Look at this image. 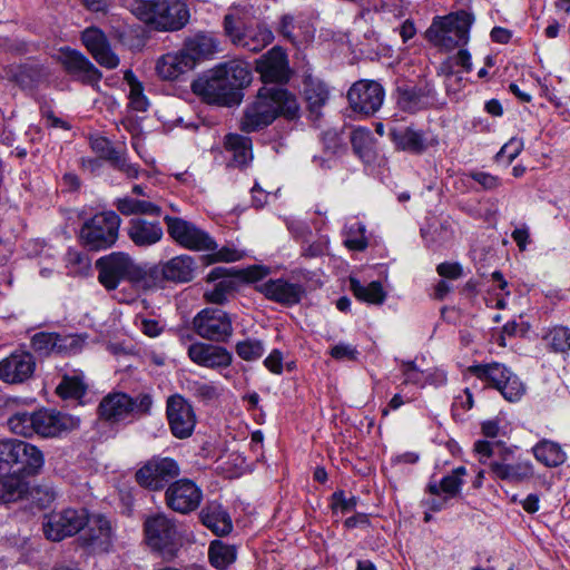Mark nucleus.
I'll use <instances>...</instances> for the list:
<instances>
[{
  "label": "nucleus",
  "mask_w": 570,
  "mask_h": 570,
  "mask_svg": "<svg viewBox=\"0 0 570 570\" xmlns=\"http://www.w3.org/2000/svg\"><path fill=\"white\" fill-rule=\"evenodd\" d=\"M252 81L247 62L230 60L216 66L205 77L193 81V92L208 104L232 106L242 100V90Z\"/></svg>",
  "instance_id": "f257e3e1"
},
{
  "label": "nucleus",
  "mask_w": 570,
  "mask_h": 570,
  "mask_svg": "<svg viewBox=\"0 0 570 570\" xmlns=\"http://www.w3.org/2000/svg\"><path fill=\"white\" fill-rule=\"evenodd\" d=\"M298 111L296 97L287 89L264 86L258 90L255 100L246 107L239 128L244 132L258 131L279 116L295 119Z\"/></svg>",
  "instance_id": "f03ea898"
},
{
  "label": "nucleus",
  "mask_w": 570,
  "mask_h": 570,
  "mask_svg": "<svg viewBox=\"0 0 570 570\" xmlns=\"http://www.w3.org/2000/svg\"><path fill=\"white\" fill-rule=\"evenodd\" d=\"M80 420L70 414L52 410L40 409L33 412L18 411L8 419V426L14 434L31 438L52 439L77 429Z\"/></svg>",
  "instance_id": "7ed1b4c3"
},
{
  "label": "nucleus",
  "mask_w": 570,
  "mask_h": 570,
  "mask_svg": "<svg viewBox=\"0 0 570 570\" xmlns=\"http://www.w3.org/2000/svg\"><path fill=\"white\" fill-rule=\"evenodd\" d=\"M144 533L148 548L166 561L175 559L183 547V532L177 520L163 512L145 519Z\"/></svg>",
  "instance_id": "20e7f679"
},
{
  "label": "nucleus",
  "mask_w": 570,
  "mask_h": 570,
  "mask_svg": "<svg viewBox=\"0 0 570 570\" xmlns=\"http://www.w3.org/2000/svg\"><path fill=\"white\" fill-rule=\"evenodd\" d=\"M474 21V14L465 10L436 17L426 30V37L434 46L451 51L468 45Z\"/></svg>",
  "instance_id": "39448f33"
},
{
  "label": "nucleus",
  "mask_w": 570,
  "mask_h": 570,
  "mask_svg": "<svg viewBox=\"0 0 570 570\" xmlns=\"http://www.w3.org/2000/svg\"><path fill=\"white\" fill-rule=\"evenodd\" d=\"M153 397L148 393L131 396L124 392L105 395L97 409L98 417L110 425L131 421L150 413Z\"/></svg>",
  "instance_id": "423d86ee"
},
{
  "label": "nucleus",
  "mask_w": 570,
  "mask_h": 570,
  "mask_svg": "<svg viewBox=\"0 0 570 570\" xmlns=\"http://www.w3.org/2000/svg\"><path fill=\"white\" fill-rule=\"evenodd\" d=\"M95 268L101 285L146 283L147 265L138 264L125 252H111L99 257L95 262Z\"/></svg>",
  "instance_id": "0eeeda50"
},
{
  "label": "nucleus",
  "mask_w": 570,
  "mask_h": 570,
  "mask_svg": "<svg viewBox=\"0 0 570 570\" xmlns=\"http://www.w3.org/2000/svg\"><path fill=\"white\" fill-rule=\"evenodd\" d=\"M120 224L121 218L115 212L98 213L82 224L79 238L90 250H106L117 243Z\"/></svg>",
  "instance_id": "6e6552de"
},
{
  "label": "nucleus",
  "mask_w": 570,
  "mask_h": 570,
  "mask_svg": "<svg viewBox=\"0 0 570 570\" xmlns=\"http://www.w3.org/2000/svg\"><path fill=\"white\" fill-rule=\"evenodd\" d=\"M180 474L176 460L168 456L154 455L135 473V481L149 491H160L174 482Z\"/></svg>",
  "instance_id": "1a4fd4ad"
},
{
  "label": "nucleus",
  "mask_w": 570,
  "mask_h": 570,
  "mask_svg": "<svg viewBox=\"0 0 570 570\" xmlns=\"http://www.w3.org/2000/svg\"><path fill=\"white\" fill-rule=\"evenodd\" d=\"M193 328L202 338L213 343H227L234 333L232 316L215 307L199 311L193 318Z\"/></svg>",
  "instance_id": "9d476101"
},
{
  "label": "nucleus",
  "mask_w": 570,
  "mask_h": 570,
  "mask_svg": "<svg viewBox=\"0 0 570 570\" xmlns=\"http://www.w3.org/2000/svg\"><path fill=\"white\" fill-rule=\"evenodd\" d=\"M168 235L180 246L195 252L217 249L215 239L194 223L180 217L165 216Z\"/></svg>",
  "instance_id": "9b49d317"
},
{
  "label": "nucleus",
  "mask_w": 570,
  "mask_h": 570,
  "mask_svg": "<svg viewBox=\"0 0 570 570\" xmlns=\"http://www.w3.org/2000/svg\"><path fill=\"white\" fill-rule=\"evenodd\" d=\"M87 522L88 511L86 509L68 508L47 515L42 527L47 539L59 542L79 533Z\"/></svg>",
  "instance_id": "f8f14e48"
},
{
  "label": "nucleus",
  "mask_w": 570,
  "mask_h": 570,
  "mask_svg": "<svg viewBox=\"0 0 570 570\" xmlns=\"http://www.w3.org/2000/svg\"><path fill=\"white\" fill-rule=\"evenodd\" d=\"M196 268V262L191 256L178 255L164 263L147 265L146 283H189L194 279Z\"/></svg>",
  "instance_id": "ddd939ff"
},
{
  "label": "nucleus",
  "mask_w": 570,
  "mask_h": 570,
  "mask_svg": "<svg viewBox=\"0 0 570 570\" xmlns=\"http://www.w3.org/2000/svg\"><path fill=\"white\" fill-rule=\"evenodd\" d=\"M57 61L73 80L83 85L95 87L102 78L100 70L82 52L70 47L59 49Z\"/></svg>",
  "instance_id": "4468645a"
},
{
  "label": "nucleus",
  "mask_w": 570,
  "mask_h": 570,
  "mask_svg": "<svg viewBox=\"0 0 570 570\" xmlns=\"http://www.w3.org/2000/svg\"><path fill=\"white\" fill-rule=\"evenodd\" d=\"M166 416L175 438L184 440L191 436L197 417L193 405L183 395L174 394L167 399Z\"/></svg>",
  "instance_id": "2eb2a0df"
},
{
  "label": "nucleus",
  "mask_w": 570,
  "mask_h": 570,
  "mask_svg": "<svg viewBox=\"0 0 570 570\" xmlns=\"http://www.w3.org/2000/svg\"><path fill=\"white\" fill-rule=\"evenodd\" d=\"M203 501L202 489L189 479L171 482L165 492L167 507L180 514H188L198 509Z\"/></svg>",
  "instance_id": "dca6fc26"
},
{
  "label": "nucleus",
  "mask_w": 570,
  "mask_h": 570,
  "mask_svg": "<svg viewBox=\"0 0 570 570\" xmlns=\"http://www.w3.org/2000/svg\"><path fill=\"white\" fill-rule=\"evenodd\" d=\"M112 528L110 521L101 515L88 514V522L78 538L80 546L92 553L108 552L112 547Z\"/></svg>",
  "instance_id": "f3484780"
},
{
  "label": "nucleus",
  "mask_w": 570,
  "mask_h": 570,
  "mask_svg": "<svg viewBox=\"0 0 570 570\" xmlns=\"http://www.w3.org/2000/svg\"><path fill=\"white\" fill-rule=\"evenodd\" d=\"M384 96L382 85L374 80H360L347 92L352 109L366 116L375 114L381 108Z\"/></svg>",
  "instance_id": "a211bd4d"
},
{
  "label": "nucleus",
  "mask_w": 570,
  "mask_h": 570,
  "mask_svg": "<svg viewBox=\"0 0 570 570\" xmlns=\"http://www.w3.org/2000/svg\"><path fill=\"white\" fill-rule=\"evenodd\" d=\"M256 71L262 81L267 83H286L291 78V69L286 52L278 46L273 47L256 60Z\"/></svg>",
  "instance_id": "6ab92c4d"
},
{
  "label": "nucleus",
  "mask_w": 570,
  "mask_h": 570,
  "mask_svg": "<svg viewBox=\"0 0 570 570\" xmlns=\"http://www.w3.org/2000/svg\"><path fill=\"white\" fill-rule=\"evenodd\" d=\"M187 355L193 363L210 370L227 368L233 363V354L218 343L194 342L188 346Z\"/></svg>",
  "instance_id": "aec40b11"
},
{
  "label": "nucleus",
  "mask_w": 570,
  "mask_h": 570,
  "mask_svg": "<svg viewBox=\"0 0 570 570\" xmlns=\"http://www.w3.org/2000/svg\"><path fill=\"white\" fill-rule=\"evenodd\" d=\"M36 360L30 352L14 351L0 361V380L9 384L24 383L32 377Z\"/></svg>",
  "instance_id": "412c9836"
},
{
  "label": "nucleus",
  "mask_w": 570,
  "mask_h": 570,
  "mask_svg": "<svg viewBox=\"0 0 570 570\" xmlns=\"http://www.w3.org/2000/svg\"><path fill=\"white\" fill-rule=\"evenodd\" d=\"M81 42L92 58L107 69H115L119 65L118 56L112 51L107 36L96 27L86 28L81 32Z\"/></svg>",
  "instance_id": "4be33fe9"
},
{
  "label": "nucleus",
  "mask_w": 570,
  "mask_h": 570,
  "mask_svg": "<svg viewBox=\"0 0 570 570\" xmlns=\"http://www.w3.org/2000/svg\"><path fill=\"white\" fill-rule=\"evenodd\" d=\"M31 347L40 355H49L50 353L70 354L80 351L81 343L75 336L39 332L31 337Z\"/></svg>",
  "instance_id": "5701e85b"
},
{
  "label": "nucleus",
  "mask_w": 570,
  "mask_h": 570,
  "mask_svg": "<svg viewBox=\"0 0 570 570\" xmlns=\"http://www.w3.org/2000/svg\"><path fill=\"white\" fill-rule=\"evenodd\" d=\"M189 9L180 1L158 0L155 29L176 31L184 28L189 20Z\"/></svg>",
  "instance_id": "b1692460"
},
{
  "label": "nucleus",
  "mask_w": 570,
  "mask_h": 570,
  "mask_svg": "<svg viewBox=\"0 0 570 570\" xmlns=\"http://www.w3.org/2000/svg\"><path fill=\"white\" fill-rule=\"evenodd\" d=\"M267 274V268L256 265L244 269L218 266L208 273L206 281L208 283L219 281L216 285H235V281L242 283H256L266 277Z\"/></svg>",
  "instance_id": "393cba45"
},
{
  "label": "nucleus",
  "mask_w": 570,
  "mask_h": 570,
  "mask_svg": "<svg viewBox=\"0 0 570 570\" xmlns=\"http://www.w3.org/2000/svg\"><path fill=\"white\" fill-rule=\"evenodd\" d=\"M202 523L214 534L227 535L233 530V521L228 511L218 501H209L199 512Z\"/></svg>",
  "instance_id": "a878e982"
},
{
  "label": "nucleus",
  "mask_w": 570,
  "mask_h": 570,
  "mask_svg": "<svg viewBox=\"0 0 570 570\" xmlns=\"http://www.w3.org/2000/svg\"><path fill=\"white\" fill-rule=\"evenodd\" d=\"M181 50L193 59L195 67L198 61L210 59L219 51V41L213 33L198 32L185 40Z\"/></svg>",
  "instance_id": "bb28decb"
},
{
  "label": "nucleus",
  "mask_w": 570,
  "mask_h": 570,
  "mask_svg": "<svg viewBox=\"0 0 570 570\" xmlns=\"http://www.w3.org/2000/svg\"><path fill=\"white\" fill-rule=\"evenodd\" d=\"M127 235L138 247H149L163 238L164 232L159 222H149L144 218L129 220Z\"/></svg>",
  "instance_id": "cd10ccee"
},
{
  "label": "nucleus",
  "mask_w": 570,
  "mask_h": 570,
  "mask_svg": "<svg viewBox=\"0 0 570 570\" xmlns=\"http://www.w3.org/2000/svg\"><path fill=\"white\" fill-rule=\"evenodd\" d=\"M389 136L396 149L402 151L420 155L428 148L424 132L412 126L394 127L390 130Z\"/></svg>",
  "instance_id": "c85d7f7f"
},
{
  "label": "nucleus",
  "mask_w": 570,
  "mask_h": 570,
  "mask_svg": "<svg viewBox=\"0 0 570 570\" xmlns=\"http://www.w3.org/2000/svg\"><path fill=\"white\" fill-rule=\"evenodd\" d=\"M92 149L102 159L108 160L114 168L122 171L128 178L138 177L139 167L135 164L129 163L125 154L121 150L115 148L108 139H95L92 141Z\"/></svg>",
  "instance_id": "c756f323"
},
{
  "label": "nucleus",
  "mask_w": 570,
  "mask_h": 570,
  "mask_svg": "<svg viewBox=\"0 0 570 570\" xmlns=\"http://www.w3.org/2000/svg\"><path fill=\"white\" fill-rule=\"evenodd\" d=\"M194 69L193 59L180 49L161 56L156 63L157 75L164 80H176Z\"/></svg>",
  "instance_id": "7c9ffc66"
},
{
  "label": "nucleus",
  "mask_w": 570,
  "mask_h": 570,
  "mask_svg": "<svg viewBox=\"0 0 570 570\" xmlns=\"http://www.w3.org/2000/svg\"><path fill=\"white\" fill-rule=\"evenodd\" d=\"M274 40L272 30L263 23L246 26L240 36H237L235 46L250 52H258Z\"/></svg>",
  "instance_id": "2f4dec72"
},
{
  "label": "nucleus",
  "mask_w": 570,
  "mask_h": 570,
  "mask_svg": "<svg viewBox=\"0 0 570 570\" xmlns=\"http://www.w3.org/2000/svg\"><path fill=\"white\" fill-rule=\"evenodd\" d=\"M430 89L416 86H400L396 89L397 107L409 114L425 109L429 105Z\"/></svg>",
  "instance_id": "473e14b6"
},
{
  "label": "nucleus",
  "mask_w": 570,
  "mask_h": 570,
  "mask_svg": "<svg viewBox=\"0 0 570 570\" xmlns=\"http://www.w3.org/2000/svg\"><path fill=\"white\" fill-rule=\"evenodd\" d=\"M489 468L494 478L509 482H522L532 478L534 473L533 465L529 461H519L513 464L491 461Z\"/></svg>",
  "instance_id": "72a5a7b5"
},
{
  "label": "nucleus",
  "mask_w": 570,
  "mask_h": 570,
  "mask_svg": "<svg viewBox=\"0 0 570 570\" xmlns=\"http://www.w3.org/2000/svg\"><path fill=\"white\" fill-rule=\"evenodd\" d=\"M29 491V482L20 473L14 472L0 476V504L22 500Z\"/></svg>",
  "instance_id": "f704fd0d"
},
{
  "label": "nucleus",
  "mask_w": 570,
  "mask_h": 570,
  "mask_svg": "<svg viewBox=\"0 0 570 570\" xmlns=\"http://www.w3.org/2000/svg\"><path fill=\"white\" fill-rule=\"evenodd\" d=\"M465 475L466 468L460 465L453 469L450 474L443 476L439 484L436 482H430L426 487V491L434 497H439L443 493L448 499L455 498L461 493L462 485L464 484L463 478Z\"/></svg>",
  "instance_id": "c9c22d12"
},
{
  "label": "nucleus",
  "mask_w": 570,
  "mask_h": 570,
  "mask_svg": "<svg viewBox=\"0 0 570 570\" xmlns=\"http://www.w3.org/2000/svg\"><path fill=\"white\" fill-rule=\"evenodd\" d=\"M18 446L20 448V451L14 465H18L19 472L26 475L38 474L45 464L42 451L26 441H20Z\"/></svg>",
  "instance_id": "e433bc0d"
},
{
  "label": "nucleus",
  "mask_w": 570,
  "mask_h": 570,
  "mask_svg": "<svg viewBox=\"0 0 570 570\" xmlns=\"http://www.w3.org/2000/svg\"><path fill=\"white\" fill-rule=\"evenodd\" d=\"M224 146L232 154L233 161L238 167L248 165L253 159L252 139L249 137L228 134L224 138Z\"/></svg>",
  "instance_id": "4c0bfd02"
},
{
  "label": "nucleus",
  "mask_w": 570,
  "mask_h": 570,
  "mask_svg": "<svg viewBox=\"0 0 570 570\" xmlns=\"http://www.w3.org/2000/svg\"><path fill=\"white\" fill-rule=\"evenodd\" d=\"M469 371L478 379L489 382L498 391L503 385L508 375L512 373L510 368L501 363L479 364L470 366Z\"/></svg>",
  "instance_id": "58836bf2"
},
{
  "label": "nucleus",
  "mask_w": 570,
  "mask_h": 570,
  "mask_svg": "<svg viewBox=\"0 0 570 570\" xmlns=\"http://www.w3.org/2000/svg\"><path fill=\"white\" fill-rule=\"evenodd\" d=\"M532 452L534 458L546 466L554 468L563 464L567 459L564 451L561 446L549 440H542L538 442L533 448Z\"/></svg>",
  "instance_id": "ea45409f"
},
{
  "label": "nucleus",
  "mask_w": 570,
  "mask_h": 570,
  "mask_svg": "<svg viewBox=\"0 0 570 570\" xmlns=\"http://www.w3.org/2000/svg\"><path fill=\"white\" fill-rule=\"evenodd\" d=\"M86 392L87 385L81 371H73L72 374H63L60 383L56 387V393L65 400H79L85 396Z\"/></svg>",
  "instance_id": "a19ab883"
},
{
  "label": "nucleus",
  "mask_w": 570,
  "mask_h": 570,
  "mask_svg": "<svg viewBox=\"0 0 570 570\" xmlns=\"http://www.w3.org/2000/svg\"><path fill=\"white\" fill-rule=\"evenodd\" d=\"M116 208L125 216L131 215H149L160 216L161 208L145 199H136L131 197L118 198L115 203Z\"/></svg>",
  "instance_id": "79ce46f5"
},
{
  "label": "nucleus",
  "mask_w": 570,
  "mask_h": 570,
  "mask_svg": "<svg viewBox=\"0 0 570 570\" xmlns=\"http://www.w3.org/2000/svg\"><path fill=\"white\" fill-rule=\"evenodd\" d=\"M266 298L282 305L291 306L297 304L303 294V287H256Z\"/></svg>",
  "instance_id": "37998d69"
},
{
  "label": "nucleus",
  "mask_w": 570,
  "mask_h": 570,
  "mask_svg": "<svg viewBox=\"0 0 570 570\" xmlns=\"http://www.w3.org/2000/svg\"><path fill=\"white\" fill-rule=\"evenodd\" d=\"M208 557L213 567L224 570L236 560V548L215 540L209 546Z\"/></svg>",
  "instance_id": "c03bdc74"
},
{
  "label": "nucleus",
  "mask_w": 570,
  "mask_h": 570,
  "mask_svg": "<svg viewBox=\"0 0 570 570\" xmlns=\"http://www.w3.org/2000/svg\"><path fill=\"white\" fill-rule=\"evenodd\" d=\"M542 338L550 352L564 354L570 351V328L567 326H554Z\"/></svg>",
  "instance_id": "a18cd8bd"
},
{
  "label": "nucleus",
  "mask_w": 570,
  "mask_h": 570,
  "mask_svg": "<svg viewBox=\"0 0 570 570\" xmlns=\"http://www.w3.org/2000/svg\"><path fill=\"white\" fill-rule=\"evenodd\" d=\"M344 245L352 250H364L367 245L365 225L356 219L348 222L344 227Z\"/></svg>",
  "instance_id": "49530a36"
},
{
  "label": "nucleus",
  "mask_w": 570,
  "mask_h": 570,
  "mask_svg": "<svg viewBox=\"0 0 570 570\" xmlns=\"http://www.w3.org/2000/svg\"><path fill=\"white\" fill-rule=\"evenodd\" d=\"M128 8L139 20L155 27L158 0H129Z\"/></svg>",
  "instance_id": "de8ad7c7"
},
{
  "label": "nucleus",
  "mask_w": 570,
  "mask_h": 570,
  "mask_svg": "<svg viewBox=\"0 0 570 570\" xmlns=\"http://www.w3.org/2000/svg\"><path fill=\"white\" fill-rule=\"evenodd\" d=\"M124 79L129 86L130 106L137 111H145L148 107L147 98L144 95L142 83L137 79L131 70H126Z\"/></svg>",
  "instance_id": "09e8293b"
},
{
  "label": "nucleus",
  "mask_w": 570,
  "mask_h": 570,
  "mask_svg": "<svg viewBox=\"0 0 570 570\" xmlns=\"http://www.w3.org/2000/svg\"><path fill=\"white\" fill-rule=\"evenodd\" d=\"M351 144L356 155L362 159H368L373 150L374 139L372 132L365 128H356L352 131Z\"/></svg>",
  "instance_id": "8fccbe9b"
},
{
  "label": "nucleus",
  "mask_w": 570,
  "mask_h": 570,
  "mask_svg": "<svg viewBox=\"0 0 570 570\" xmlns=\"http://www.w3.org/2000/svg\"><path fill=\"white\" fill-rule=\"evenodd\" d=\"M235 351L242 360L246 362H254L264 355L265 344L263 341L257 338H246L236 343Z\"/></svg>",
  "instance_id": "3c124183"
},
{
  "label": "nucleus",
  "mask_w": 570,
  "mask_h": 570,
  "mask_svg": "<svg viewBox=\"0 0 570 570\" xmlns=\"http://www.w3.org/2000/svg\"><path fill=\"white\" fill-rule=\"evenodd\" d=\"M66 266L70 273L76 275L88 274L91 268V261L81 250L69 248L65 255Z\"/></svg>",
  "instance_id": "603ef678"
},
{
  "label": "nucleus",
  "mask_w": 570,
  "mask_h": 570,
  "mask_svg": "<svg viewBox=\"0 0 570 570\" xmlns=\"http://www.w3.org/2000/svg\"><path fill=\"white\" fill-rule=\"evenodd\" d=\"M21 440L4 439L0 440V471L12 468L18 460Z\"/></svg>",
  "instance_id": "864d4df0"
},
{
  "label": "nucleus",
  "mask_w": 570,
  "mask_h": 570,
  "mask_svg": "<svg viewBox=\"0 0 570 570\" xmlns=\"http://www.w3.org/2000/svg\"><path fill=\"white\" fill-rule=\"evenodd\" d=\"M499 392L507 401L517 402L525 393V385L521 382L518 375L512 372L508 375V379H505Z\"/></svg>",
  "instance_id": "5fc2aeb1"
},
{
  "label": "nucleus",
  "mask_w": 570,
  "mask_h": 570,
  "mask_svg": "<svg viewBox=\"0 0 570 570\" xmlns=\"http://www.w3.org/2000/svg\"><path fill=\"white\" fill-rule=\"evenodd\" d=\"M305 97L308 104V108L312 112H317L327 101L328 91L327 89L318 83H311L305 88Z\"/></svg>",
  "instance_id": "6e6d98bb"
},
{
  "label": "nucleus",
  "mask_w": 570,
  "mask_h": 570,
  "mask_svg": "<svg viewBox=\"0 0 570 570\" xmlns=\"http://www.w3.org/2000/svg\"><path fill=\"white\" fill-rule=\"evenodd\" d=\"M357 501L356 497L346 498L343 490H337L331 495V508L334 513L345 514L356 509Z\"/></svg>",
  "instance_id": "4d7b16f0"
},
{
  "label": "nucleus",
  "mask_w": 570,
  "mask_h": 570,
  "mask_svg": "<svg viewBox=\"0 0 570 570\" xmlns=\"http://www.w3.org/2000/svg\"><path fill=\"white\" fill-rule=\"evenodd\" d=\"M354 296L367 304H382L386 298L384 287H351Z\"/></svg>",
  "instance_id": "13d9d810"
},
{
  "label": "nucleus",
  "mask_w": 570,
  "mask_h": 570,
  "mask_svg": "<svg viewBox=\"0 0 570 570\" xmlns=\"http://www.w3.org/2000/svg\"><path fill=\"white\" fill-rule=\"evenodd\" d=\"M330 355L336 360V361H350V362H356L358 361V357L361 355L360 351L356 346L340 342L331 347Z\"/></svg>",
  "instance_id": "bf43d9fd"
},
{
  "label": "nucleus",
  "mask_w": 570,
  "mask_h": 570,
  "mask_svg": "<svg viewBox=\"0 0 570 570\" xmlns=\"http://www.w3.org/2000/svg\"><path fill=\"white\" fill-rule=\"evenodd\" d=\"M236 287H210L205 291L204 297L207 303L224 305L235 296Z\"/></svg>",
  "instance_id": "052dcab7"
},
{
  "label": "nucleus",
  "mask_w": 570,
  "mask_h": 570,
  "mask_svg": "<svg viewBox=\"0 0 570 570\" xmlns=\"http://www.w3.org/2000/svg\"><path fill=\"white\" fill-rule=\"evenodd\" d=\"M454 62L449 57L445 61H443L439 67V72L445 77V86L449 92H456L458 88L452 86L453 80L463 81V78L460 73L454 71Z\"/></svg>",
  "instance_id": "680f3d73"
},
{
  "label": "nucleus",
  "mask_w": 570,
  "mask_h": 570,
  "mask_svg": "<svg viewBox=\"0 0 570 570\" xmlns=\"http://www.w3.org/2000/svg\"><path fill=\"white\" fill-rule=\"evenodd\" d=\"M522 149H523L522 139L513 137L501 147L500 151L497 154V158L498 159L505 158L508 163H511L512 160H514L518 157V155L522 151Z\"/></svg>",
  "instance_id": "e2e57ef3"
},
{
  "label": "nucleus",
  "mask_w": 570,
  "mask_h": 570,
  "mask_svg": "<svg viewBox=\"0 0 570 570\" xmlns=\"http://www.w3.org/2000/svg\"><path fill=\"white\" fill-rule=\"evenodd\" d=\"M438 274L451 281H456L463 276V268L459 263L454 262H444L438 265L436 267Z\"/></svg>",
  "instance_id": "0e129e2a"
},
{
  "label": "nucleus",
  "mask_w": 570,
  "mask_h": 570,
  "mask_svg": "<svg viewBox=\"0 0 570 570\" xmlns=\"http://www.w3.org/2000/svg\"><path fill=\"white\" fill-rule=\"evenodd\" d=\"M470 177L480 184L484 189H495L500 186V179L497 176H493L489 173L484 171H472Z\"/></svg>",
  "instance_id": "69168bd1"
},
{
  "label": "nucleus",
  "mask_w": 570,
  "mask_h": 570,
  "mask_svg": "<svg viewBox=\"0 0 570 570\" xmlns=\"http://www.w3.org/2000/svg\"><path fill=\"white\" fill-rule=\"evenodd\" d=\"M265 367L274 374L283 373V353L275 348L269 355L264 360Z\"/></svg>",
  "instance_id": "338daca9"
},
{
  "label": "nucleus",
  "mask_w": 570,
  "mask_h": 570,
  "mask_svg": "<svg viewBox=\"0 0 570 570\" xmlns=\"http://www.w3.org/2000/svg\"><path fill=\"white\" fill-rule=\"evenodd\" d=\"M194 395L203 401H212L217 397V389L209 383H196Z\"/></svg>",
  "instance_id": "774afa93"
}]
</instances>
